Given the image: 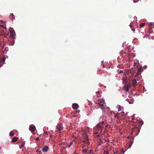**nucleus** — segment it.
I'll return each mask as SVG.
<instances>
[{"label": "nucleus", "mask_w": 154, "mask_h": 154, "mask_svg": "<svg viewBox=\"0 0 154 154\" xmlns=\"http://www.w3.org/2000/svg\"><path fill=\"white\" fill-rule=\"evenodd\" d=\"M127 100V101H128V99H127V100Z\"/></svg>", "instance_id": "nucleus-47"}, {"label": "nucleus", "mask_w": 154, "mask_h": 154, "mask_svg": "<svg viewBox=\"0 0 154 154\" xmlns=\"http://www.w3.org/2000/svg\"><path fill=\"white\" fill-rule=\"evenodd\" d=\"M122 154H123L124 153V150H122Z\"/></svg>", "instance_id": "nucleus-32"}, {"label": "nucleus", "mask_w": 154, "mask_h": 154, "mask_svg": "<svg viewBox=\"0 0 154 154\" xmlns=\"http://www.w3.org/2000/svg\"><path fill=\"white\" fill-rule=\"evenodd\" d=\"M149 27L152 28L153 27V26L154 25V23H149Z\"/></svg>", "instance_id": "nucleus-14"}, {"label": "nucleus", "mask_w": 154, "mask_h": 154, "mask_svg": "<svg viewBox=\"0 0 154 154\" xmlns=\"http://www.w3.org/2000/svg\"><path fill=\"white\" fill-rule=\"evenodd\" d=\"M57 128L59 131H61L63 129V128L62 125L59 124L57 125Z\"/></svg>", "instance_id": "nucleus-9"}, {"label": "nucleus", "mask_w": 154, "mask_h": 154, "mask_svg": "<svg viewBox=\"0 0 154 154\" xmlns=\"http://www.w3.org/2000/svg\"><path fill=\"white\" fill-rule=\"evenodd\" d=\"M10 32V37L11 39H14L15 38L16 34L15 31L12 28L10 27L9 29Z\"/></svg>", "instance_id": "nucleus-1"}, {"label": "nucleus", "mask_w": 154, "mask_h": 154, "mask_svg": "<svg viewBox=\"0 0 154 154\" xmlns=\"http://www.w3.org/2000/svg\"><path fill=\"white\" fill-rule=\"evenodd\" d=\"M123 72V70H120L119 72V73H122Z\"/></svg>", "instance_id": "nucleus-29"}, {"label": "nucleus", "mask_w": 154, "mask_h": 154, "mask_svg": "<svg viewBox=\"0 0 154 154\" xmlns=\"http://www.w3.org/2000/svg\"><path fill=\"white\" fill-rule=\"evenodd\" d=\"M95 103L96 104H97L99 105L102 103H105V101L103 99H98L97 101H94Z\"/></svg>", "instance_id": "nucleus-3"}, {"label": "nucleus", "mask_w": 154, "mask_h": 154, "mask_svg": "<svg viewBox=\"0 0 154 154\" xmlns=\"http://www.w3.org/2000/svg\"><path fill=\"white\" fill-rule=\"evenodd\" d=\"M102 124H103L104 123V122H100Z\"/></svg>", "instance_id": "nucleus-37"}, {"label": "nucleus", "mask_w": 154, "mask_h": 154, "mask_svg": "<svg viewBox=\"0 0 154 154\" xmlns=\"http://www.w3.org/2000/svg\"><path fill=\"white\" fill-rule=\"evenodd\" d=\"M80 112L79 110H77V111H76V112Z\"/></svg>", "instance_id": "nucleus-33"}, {"label": "nucleus", "mask_w": 154, "mask_h": 154, "mask_svg": "<svg viewBox=\"0 0 154 154\" xmlns=\"http://www.w3.org/2000/svg\"><path fill=\"white\" fill-rule=\"evenodd\" d=\"M92 152V150H88L86 148L83 149L82 151L83 154H91Z\"/></svg>", "instance_id": "nucleus-2"}, {"label": "nucleus", "mask_w": 154, "mask_h": 154, "mask_svg": "<svg viewBox=\"0 0 154 154\" xmlns=\"http://www.w3.org/2000/svg\"><path fill=\"white\" fill-rule=\"evenodd\" d=\"M24 146V143H22V144L20 146L19 148L20 149H21L23 147V146Z\"/></svg>", "instance_id": "nucleus-22"}, {"label": "nucleus", "mask_w": 154, "mask_h": 154, "mask_svg": "<svg viewBox=\"0 0 154 154\" xmlns=\"http://www.w3.org/2000/svg\"><path fill=\"white\" fill-rule=\"evenodd\" d=\"M2 26V27H4V26H3V25H2V26Z\"/></svg>", "instance_id": "nucleus-43"}, {"label": "nucleus", "mask_w": 154, "mask_h": 154, "mask_svg": "<svg viewBox=\"0 0 154 154\" xmlns=\"http://www.w3.org/2000/svg\"><path fill=\"white\" fill-rule=\"evenodd\" d=\"M145 25V23H141L140 24V27H143Z\"/></svg>", "instance_id": "nucleus-20"}, {"label": "nucleus", "mask_w": 154, "mask_h": 154, "mask_svg": "<svg viewBox=\"0 0 154 154\" xmlns=\"http://www.w3.org/2000/svg\"><path fill=\"white\" fill-rule=\"evenodd\" d=\"M109 126V125H105V128H107L108 127V126Z\"/></svg>", "instance_id": "nucleus-27"}, {"label": "nucleus", "mask_w": 154, "mask_h": 154, "mask_svg": "<svg viewBox=\"0 0 154 154\" xmlns=\"http://www.w3.org/2000/svg\"><path fill=\"white\" fill-rule=\"evenodd\" d=\"M70 146H71V145H70H70L68 147H70Z\"/></svg>", "instance_id": "nucleus-41"}, {"label": "nucleus", "mask_w": 154, "mask_h": 154, "mask_svg": "<svg viewBox=\"0 0 154 154\" xmlns=\"http://www.w3.org/2000/svg\"><path fill=\"white\" fill-rule=\"evenodd\" d=\"M137 75H135V78H136V77H137Z\"/></svg>", "instance_id": "nucleus-40"}, {"label": "nucleus", "mask_w": 154, "mask_h": 154, "mask_svg": "<svg viewBox=\"0 0 154 154\" xmlns=\"http://www.w3.org/2000/svg\"><path fill=\"white\" fill-rule=\"evenodd\" d=\"M97 128L98 129H100L102 130L103 129V126H102L100 124H98L97 125Z\"/></svg>", "instance_id": "nucleus-10"}, {"label": "nucleus", "mask_w": 154, "mask_h": 154, "mask_svg": "<svg viewBox=\"0 0 154 154\" xmlns=\"http://www.w3.org/2000/svg\"><path fill=\"white\" fill-rule=\"evenodd\" d=\"M72 107L74 109H77L79 108L78 105L76 103H74L72 104Z\"/></svg>", "instance_id": "nucleus-8"}, {"label": "nucleus", "mask_w": 154, "mask_h": 154, "mask_svg": "<svg viewBox=\"0 0 154 154\" xmlns=\"http://www.w3.org/2000/svg\"><path fill=\"white\" fill-rule=\"evenodd\" d=\"M39 140V138L38 137H37L36 138V140Z\"/></svg>", "instance_id": "nucleus-30"}, {"label": "nucleus", "mask_w": 154, "mask_h": 154, "mask_svg": "<svg viewBox=\"0 0 154 154\" xmlns=\"http://www.w3.org/2000/svg\"><path fill=\"white\" fill-rule=\"evenodd\" d=\"M10 16H11V19L12 20L15 19V16L13 14H11Z\"/></svg>", "instance_id": "nucleus-13"}, {"label": "nucleus", "mask_w": 154, "mask_h": 154, "mask_svg": "<svg viewBox=\"0 0 154 154\" xmlns=\"http://www.w3.org/2000/svg\"><path fill=\"white\" fill-rule=\"evenodd\" d=\"M126 87L127 88H128V89L130 88L131 86L130 85H128Z\"/></svg>", "instance_id": "nucleus-24"}, {"label": "nucleus", "mask_w": 154, "mask_h": 154, "mask_svg": "<svg viewBox=\"0 0 154 154\" xmlns=\"http://www.w3.org/2000/svg\"><path fill=\"white\" fill-rule=\"evenodd\" d=\"M3 63L2 62H0V67H1L3 65Z\"/></svg>", "instance_id": "nucleus-26"}, {"label": "nucleus", "mask_w": 154, "mask_h": 154, "mask_svg": "<svg viewBox=\"0 0 154 154\" xmlns=\"http://www.w3.org/2000/svg\"><path fill=\"white\" fill-rule=\"evenodd\" d=\"M49 149V147L47 146H45L42 149V151L43 152H46L48 151Z\"/></svg>", "instance_id": "nucleus-6"}, {"label": "nucleus", "mask_w": 154, "mask_h": 154, "mask_svg": "<svg viewBox=\"0 0 154 154\" xmlns=\"http://www.w3.org/2000/svg\"><path fill=\"white\" fill-rule=\"evenodd\" d=\"M8 48H5V49H4V50L5 52H7L8 51Z\"/></svg>", "instance_id": "nucleus-25"}, {"label": "nucleus", "mask_w": 154, "mask_h": 154, "mask_svg": "<svg viewBox=\"0 0 154 154\" xmlns=\"http://www.w3.org/2000/svg\"><path fill=\"white\" fill-rule=\"evenodd\" d=\"M129 26L131 27L132 28V26L131 25H129Z\"/></svg>", "instance_id": "nucleus-35"}, {"label": "nucleus", "mask_w": 154, "mask_h": 154, "mask_svg": "<svg viewBox=\"0 0 154 154\" xmlns=\"http://www.w3.org/2000/svg\"><path fill=\"white\" fill-rule=\"evenodd\" d=\"M5 60V57H3L2 59V60L1 61V62H2L3 63V64L4 63V62Z\"/></svg>", "instance_id": "nucleus-21"}, {"label": "nucleus", "mask_w": 154, "mask_h": 154, "mask_svg": "<svg viewBox=\"0 0 154 154\" xmlns=\"http://www.w3.org/2000/svg\"><path fill=\"white\" fill-rule=\"evenodd\" d=\"M138 0H133V2H134V3H136V2H137L138 1Z\"/></svg>", "instance_id": "nucleus-28"}, {"label": "nucleus", "mask_w": 154, "mask_h": 154, "mask_svg": "<svg viewBox=\"0 0 154 154\" xmlns=\"http://www.w3.org/2000/svg\"><path fill=\"white\" fill-rule=\"evenodd\" d=\"M85 147V146H83V147H82V148H83L84 147Z\"/></svg>", "instance_id": "nucleus-46"}, {"label": "nucleus", "mask_w": 154, "mask_h": 154, "mask_svg": "<svg viewBox=\"0 0 154 154\" xmlns=\"http://www.w3.org/2000/svg\"><path fill=\"white\" fill-rule=\"evenodd\" d=\"M124 90H125L126 91H128L129 89L128 88H127V87L125 85L124 86Z\"/></svg>", "instance_id": "nucleus-19"}, {"label": "nucleus", "mask_w": 154, "mask_h": 154, "mask_svg": "<svg viewBox=\"0 0 154 154\" xmlns=\"http://www.w3.org/2000/svg\"><path fill=\"white\" fill-rule=\"evenodd\" d=\"M83 142L86 145V146H88V145H89L90 144L88 138L86 139H83Z\"/></svg>", "instance_id": "nucleus-4"}, {"label": "nucleus", "mask_w": 154, "mask_h": 154, "mask_svg": "<svg viewBox=\"0 0 154 154\" xmlns=\"http://www.w3.org/2000/svg\"><path fill=\"white\" fill-rule=\"evenodd\" d=\"M17 139H18L17 137H14L13 138V139L12 140V142L13 143L14 142H16V141H17Z\"/></svg>", "instance_id": "nucleus-12"}, {"label": "nucleus", "mask_w": 154, "mask_h": 154, "mask_svg": "<svg viewBox=\"0 0 154 154\" xmlns=\"http://www.w3.org/2000/svg\"><path fill=\"white\" fill-rule=\"evenodd\" d=\"M129 103H130V104H131L132 103L131 102H129Z\"/></svg>", "instance_id": "nucleus-39"}, {"label": "nucleus", "mask_w": 154, "mask_h": 154, "mask_svg": "<svg viewBox=\"0 0 154 154\" xmlns=\"http://www.w3.org/2000/svg\"><path fill=\"white\" fill-rule=\"evenodd\" d=\"M3 28L5 29H7V28L6 27H3Z\"/></svg>", "instance_id": "nucleus-34"}, {"label": "nucleus", "mask_w": 154, "mask_h": 154, "mask_svg": "<svg viewBox=\"0 0 154 154\" xmlns=\"http://www.w3.org/2000/svg\"><path fill=\"white\" fill-rule=\"evenodd\" d=\"M36 128L35 126L33 125H31L29 126V130L31 132H33L35 131Z\"/></svg>", "instance_id": "nucleus-5"}, {"label": "nucleus", "mask_w": 154, "mask_h": 154, "mask_svg": "<svg viewBox=\"0 0 154 154\" xmlns=\"http://www.w3.org/2000/svg\"><path fill=\"white\" fill-rule=\"evenodd\" d=\"M8 34H7L6 35H7H7H8Z\"/></svg>", "instance_id": "nucleus-45"}, {"label": "nucleus", "mask_w": 154, "mask_h": 154, "mask_svg": "<svg viewBox=\"0 0 154 154\" xmlns=\"http://www.w3.org/2000/svg\"><path fill=\"white\" fill-rule=\"evenodd\" d=\"M103 104L104 103H103L101 104H100V105H99L101 109L102 110L104 109V108H103Z\"/></svg>", "instance_id": "nucleus-17"}, {"label": "nucleus", "mask_w": 154, "mask_h": 154, "mask_svg": "<svg viewBox=\"0 0 154 154\" xmlns=\"http://www.w3.org/2000/svg\"><path fill=\"white\" fill-rule=\"evenodd\" d=\"M132 30L134 32L135 31V29L134 28H132Z\"/></svg>", "instance_id": "nucleus-31"}, {"label": "nucleus", "mask_w": 154, "mask_h": 154, "mask_svg": "<svg viewBox=\"0 0 154 154\" xmlns=\"http://www.w3.org/2000/svg\"><path fill=\"white\" fill-rule=\"evenodd\" d=\"M132 83L134 87H135L137 85V82L136 79H134L132 80Z\"/></svg>", "instance_id": "nucleus-7"}, {"label": "nucleus", "mask_w": 154, "mask_h": 154, "mask_svg": "<svg viewBox=\"0 0 154 154\" xmlns=\"http://www.w3.org/2000/svg\"><path fill=\"white\" fill-rule=\"evenodd\" d=\"M125 52H124V53L125 54Z\"/></svg>", "instance_id": "nucleus-48"}, {"label": "nucleus", "mask_w": 154, "mask_h": 154, "mask_svg": "<svg viewBox=\"0 0 154 154\" xmlns=\"http://www.w3.org/2000/svg\"><path fill=\"white\" fill-rule=\"evenodd\" d=\"M83 136V137L84 139H86L88 138V136L86 133H84L83 134H82Z\"/></svg>", "instance_id": "nucleus-11"}, {"label": "nucleus", "mask_w": 154, "mask_h": 154, "mask_svg": "<svg viewBox=\"0 0 154 154\" xmlns=\"http://www.w3.org/2000/svg\"><path fill=\"white\" fill-rule=\"evenodd\" d=\"M14 135V132L13 131H11L10 133H9V135L10 136H13Z\"/></svg>", "instance_id": "nucleus-16"}, {"label": "nucleus", "mask_w": 154, "mask_h": 154, "mask_svg": "<svg viewBox=\"0 0 154 154\" xmlns=\"http://www.w3.org/2000/svg\"><path fill=\"white\" fill-rule=\"evenodd\" d=\"M134 118L133 117V118H132V120H134Z\"/></svg>", "instance_id": "nucleus-36"}, {"label": "nucleus", "mask_w": 154, "mask_h": 154, "mask_svg": "<svg viewBox=\"0 0 154 154\" xmlns=\"http://www.w3.org/2000/svg\"><path fill=\"white\" fill-rule=\"evenodd\" d=\"M139 124L140 125H142L143 124V122L142 121H140L139 122Z\"/></svg>", "instance_id": "nucleus-23"}, {"label": "nucleus", "mask_w": 154, "mask_h": 154, "mask_svg": "<svg viewBox=\"0 0 154 154\" xmlns=\"http://www.w3.org/2000/svg\"><path fill=\"white\" fill-rule=\"evenodd\" d=\"M0 21H1L2 23H3V21L0 20Z\"/></svg>", "instance_id": "nucleus-38"}, {"label": "nucleus", "mask_w": 154, "mask_h": 154, "mask_svg": "<svg viewBox=\"0 0 154 154\" xmlns=\"http://www.w3.org/2000/svg\"><path fill=\"white\" fill-rule=\"evenodd\" d=\"M92 152V154H95V153L93 152Z\"/></svg>", "instance_id": "nucleus-42"}, {"label": "nucleus", "mask_w": 154, "mask_h": 154, "mask_svg": "<svg viewBox=\"0 0 154 154\" xmlns=\"http://www.w3.org/2000/svg\"><path fill=\"white\" fill-rule=\"evenodd\" d=\"M118 110H119V111H120V110H121V109H118Z\"/></svg>", "instance_id": "nucleus-44"}, {"label": "nucleus", "mask_w": 154, "mask_h": 154, "mask_svg": "<svg viewBox=\"0 0 154 154\" xmlns=\"http://www.w3.org/2000/svg\"><path fill=\"white\" fill-rule=\"evenodd\" d=\"M148 32L149 33H152L153 32V30L152 28L149 27L148 30Z\"/></svg>", "instance_id": "nucleus-15"}, {"label": "nucleus", "mask_w": 154, "mask_h": 154, "mask_svg": "<svg viewBox=\"0 0 154 154\" xmlns=\"http://www.w3.org/2000/svg\"><path fill=\"white\" fill-rule=\"evenodd\" d=\"M132 140L130 142V144L129 145V148H130L131 147L132 144H133V140L134 139V137H132Z\"/></svg>", "instance_id": "nucleus-18"}]
</instances>
